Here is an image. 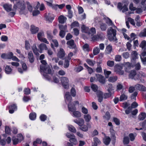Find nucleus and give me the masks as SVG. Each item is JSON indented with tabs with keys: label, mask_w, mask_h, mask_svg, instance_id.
<instances>
[{
	"label": "nucleus",
	"mask_w": 146,
	"mask_h": 146,
	"mask_svg": "<svg viewBox=\"0 0 146 146\" xmlns=\"http://www.w3.org/2000/svg\"><path fill=\"white\" fill-rule=\"evenodd\" d=\"M81 30L83 32L88 33L90 35V29L89 28L86 27L84 25H83L81 26Z\"/></svg>",
	"instance_id": "nucleus-17"
},
{
	"label": "nucleus",
	"mask_w": 146,
	"mask_h": 146,
	"mask_svg": "<svg viewBox=\"0 0 146 146\" xmlns=\"http://www.w3.org/2000/svg\"><path fill=\"white\" fill-rule=\"evenodd\" d=\"M112 50V46L110 45H108L107 46L105 50V52L107 54H110L111 53Z\"/></svg>",
	"instance_id": "nucleus-25"
},
{
	"label": "nucleus",
	"mask_w": 146,
	"mask_h": 146,
	"mask_svg": "<svg viewBox=\"0 0 146 146\" xmlns=\"http://www.w3.org/2000/svg\"><path fill=\"white\" fill-rule=\"evenodd\" d=\"M71 25L72 28H74L76 27H78L79 26V24L77 21H75Z\"/></svg>",
	"instance_id": "nucleus-58"
},
{
	"label": "nucleus",
	"mask_w": 146,
	"mask_h": 146,
	"mask_svg": "<svg viewBox=\"0 0 146 146\" xmlns=\"http://www.w3.org/2000/svg\"><path fill=\"white\" fill-rule=\"evenodd\" d=\"M146 117V114L145 113H141L138 116V119L140 120H144Z\"/></svg>",
	"instance_id": "nucleus-28"
},
{
	"label": "nucleus",
	"mask_w": 146,
	"mask_h": 146,
	"mask_svg": "<svg viewBox=\"0 0 146 146\" xmlns=\"http://www.w3.org/2000/svg\"><path fill=\"white\" fill-rule=\"evenodd\" d=\"M86 62L90 66H93L95 64V62L94 61H92L90 59H87Z\"/></svg>",
	"instance_id": "nucleus-38"
},
{
	"label": "nucleus",
	"mask_w": 146,
	"mask_h": 146,
	"mask_svg": "<svg viewBox=\"0 0 146 146\" xmlns=\"http://www.w3.org/2000/svg\"><path fill=\"white\" fill-rule=\"evenodd\" d=\"M91 88L94 92H96L98 91L97 90L98 89V86L95 84H93L92 85Z\"/></svg>",
	"instance_id": "nucleus-53"
},
{
	"label": "nucleus",
	"mask_w": 146,
	"mask_h": 146,
	"mask_svg": "<svg viewBox=\"0 0 146 146\" xmlns=\"http://www.w3.org/2000/svg\"><path fill=\"white\" fill-rule=\"evenodd\" d=\"M136 74V71L134 70H132L129 74V77L130 78L133 79Z\"/></svg>",
	"instance_id": "nucleus-32"
},
{
	"label": "nucleus",
	"mask_w": 146,
	"mask_h": 146,
	"mask_svg": "<svg viewBox=\"0 0 146 146\" xmlns=\"http://www.w3.org/2000/svg\"><path fill=\"white\" fill-rule=\"evenodd\" d=\"M100 52V49L98 47H95L93 50V53L94 55H97Z\"/></svg>",
	"instance_id": "nucleus-31"
},
{
	"label": "nucleus",
	"mask_w": 146,
	"mask_h": 146,
	"mask_svg": "<svg viewBox=\"0 0 146 146\" xmlns=\"http://www.w3.org/2000/svg\"><path fill=\"white\" fill-rule=\"evenodd\" d=\"M117 27L115 26L110 27L107 30V34L109 39L111 41H115L117 39L116 36Z\"/></svg>",
	"instance_id": "nucleus-2"
},
{
	"label": "nucleus",
	"mask_w": 146,
	"mask_h": 146,
	"mask_svg": "<svg viewBox=\"0 0 146 146\" xmlns=\"http://www.w3.org/2000/svg\"><path fill=\"white\" fill-rule=\"evenodd\" d=\"M96 80L98 81L102 84H104L106 82V80L104 77L101 75L99 74H96Z\"/></svg>",
	"instance_id": "nucleus-9"
},
{
	"label": "nucleus",
	"mask_w": 146,
	"mask_h": 146,
	"mask_svg": "<svg viewBox=\"0 0 146 146\" xmlns=\"http://www.w3.org/2000/svg\"><path fill=\"white\" fill-rule=\"evenodd\" d=\"M39 29L37 27H35L33 25H31V31L33 34H35L37 33Z\"/></svg>",
	"instance_id": "nucleus-22"
},
{
	"label": "nucleus",
	"mask_w": 146,
	"mask_h": 146,
	"mask_svg": "<svg viewBox=\"0 0 146 146\" xmlns=\"http://www.w3.org/2000/svg\"><path fill=\"white\" fill-rule=\"evenodd\" d=\"M106 87L107 88V91L108 92H113L112 91L113 90V87L112 85L111 84H109L106 86Z\"/></svg>",
	"instance_id": "nucleus-37"
},
{
	"label": "nucleus",
	"mask_w": 146,
	"mask_h": 146,
	"mask_svg": "<svg viewBox=\"0 0 146 146\" xmlns=\"http://www.w3.org/2000/svg\"><path fill=\"white\" fill-rule=\"evenodd\" d=\"M139 36L140 37H146V28H144L139 34Z\"/></svg>",
	"instance_id": "nucleus-27"
},
{
	"label": "nucleus",
	"mask_w": 146,
	"mask_h": 146,
	"mask_svg": "<svg viewBox=\"0 0 146 146\" xmlns=\"http://www.w3.org/2000/svg\"><path fill=\"white\" fill-rule=\"evenodd\" d=\"M128 21L131 25L136 27L135 23L133 19L129 17L128 18Z\"/></svg>",
	"instance_id": "nucleus-46"
},
{
	"label": "nucleus",
	"mask_w": 146,
	"mask_h": 146,
	"mask_svg": "<svg viewBox=\"0 0 146 146\" xmlns=\"http://www.w3.org/2000/svg\"><path fill=\"white\" fill-rule=\"evenodd\" d=\"M26 3L27 5V7L28 10L30 11V12H32L33 11V8L32 6L29 2H27Z\"/></svg>",
	"instance_id": "nucleus-50"
},
{
	"label": "nucleus",
	"mask_w": 146,
	"mask_h": 146,
	"mask_svg": "<svg viewBox=\"0 0 146 146\" xmlns=\"http://www.w3.org/2000/svg\"><path fill=\"white\" fill-rule=\"evenodd\" d=\"M46 19L49 21H52L54 19L53 15L50 13H48L46 16Z\"/></svg>",
	"instance_id": "nucleus-23"
},
{
	"label": "nucleus",
	"mask_w": 146,
	"mask_h": 146,
	"mask_svg": "<svg viewBox=\"0 0 146 146\" xmlns=\"http://www.w3.org/2000/svg\"><path fill=\"white\" fill-rule=\"evenodd\" d=\"M5 70L6 73L7 74H10L12 71V69L9 66H6Z\"/></svg>",
	"instance_id": "nucleus-40"
},
{
	"label": "nucleus",
	"mask_w": 146,
	"mask_h": 146,
	"mask_svg": "<svg viewBox=\"0 0 146 146\" xmlns=\"http://www.w3.org/2000/svg\"><path fill=\"white\" fill-rule=\"evenodd\" d=\"M99 27L102 31H105L107 29V26L106 23H102L100 24Z\"/></svg>",
	"instance_id": "nucleus-19"
},
{
	"label": "nucleus",
	"mask_w": 146,
	"mask_h": 146,
	"mask_svg": "<svg viewBox=\"0 0 146 146\" xmlns=\"http://www.w3.org/2000/svg\"><path fill=\"white\" fill-rule=\"evenodd\" d=\"M84 66L87 68L89 74H91L93 72V70L91 68L88 66L86 63L84 64Z\"/></svg>",
	"instance_id": "nucleus-39"
},
{
	"label": "nucleus",
	"mask_w": 146,
	"mask_h": 146,
	"mask_svg": "<svg viewBox=\"0 0 146 146\" xmlns=\"http://www.w3.org/2000/svg\"><path fill=\"white\" fill-rule=\"evenodd\" d=\"M68 129L69 131L73 133H76V130L75 128L72 125H70L68 126Z\"/></svg>",
	"instance_id": "nucleus-47"
},
{
	"label": "nucleus",
	"mask_w": 146,
	"mask_h": 146,
	"mask_svg": "<svg viewBox=\"0 0 146 146\" xmlns=\"http://www.w3.org/2000/svg\"><path fill=\"white\" fill-rule=\"evenodd\" d=\"M83 49L85 51L87 52L89 51L90 50L89 48V45L88 44H85L83 46Z\"/></svg>",
	"instance_id": "nucleus-51"
},
{
	"label": "nucleus",
	"mask_w": 146,
	"mask_h": 146,
	"mask_svg": "<svg viewBox=\"0 0 146 146\" xmlns=\"http://www.w3.org/2000/svg\"><path fill=\"white\" fill-rule=\"evenodd\" d=\"M41 62L42 64V65L40 66L41 71L45 73L50 74L51 69L49 66L46 65V61L44 60H41Z\"/></svg>",
	"instance_id": "nucleus-4"
},
{
	"label": "nucleus",
	"mask_w": 146,
	"mask_h": 146,
	"mask_svg": "<svg viewBox=\"0 0 146 146\" xmlns=\"http://www.w3.org/2000/svg\"><path fill=\"white\" fill-rule=\"evenodd\" d=\"M122 66L117 64L115 66L114 70L117 74L119 75H122L124 73V71L122 70Z\"/></svg>",
	"instance_id": "nucleus-7"
},
{
	"label": "nucleus",
	"mask_w": 146,
	"mask_h": 146,
	"mask_svg": "<svg viewBox=\"0 0 146 146\" xmlns=\"http://www.w3.org/2000/svg\"><path fill=\"white\" fill-rule=\"evenodd\" d=\"M70 93L71 95L73 97H74L76 96V90H75V89L74 88H72L71 89Z\"/></svg>",
	"instance_id": "nucleus-64"
},
{
	"label": "nucleus",
	"mask_w": 146,
	"mask_h": 146,
	"mask_svg": "<svg viewBox=\"0 0 146 146\" xmlns=\"http://www.w3.org/2000/svg\"><path fill=\"white\" fill-rule=\"evenodd\" d=\"M137 92H134L132 95L131 97V99H134L136 100V97L137 95Z\"/></svg>",
	"instance_id": "nucleus-60"
},
{
	"label": "nucleus",
	"mask_w": 146,
	"mask_h": 146,
	"mask_svg": "<svg viewBox=\"0 0 146 146\" xmlns=\"http://www.w3.org/2000/svg\"><path fill=\"white\" fill-rule=\"evenodd\" d=\"M83 69V67L81 66H80L74 69L75 71L76 72H79Z\"/></svg>",
	"instance_id": "nucleus-59"
},
{
	"label": "nucleus",
	"mask_w": 146,
	"mask_h": 146,
	"mask_svg": "<svg viewBox=\"0 0 146 146\" xmlns=\"http://www.w3.org/2000/svg\"><path fill=\"white\" fill-rule=\"evenodd\" d=\"M84 123V121L82 118H79L78 119V125L80 126H82L83 125Z\"/></svg>",
	"instance_id": "nucleus-48"
},
{
	"label": "nucleus",
	"mask_w": 146,
	"mask_h": 146,
	"mask_svg": "<svg viewBox=\"0 0 146 146\" xmlns=\"http://www.w3.org/2000/svg\"><path fill=\"white\" fill-rule=\"evenodd\" d=\"M68 31H60L59 32V35L62 38H64L66 32Z\"/></svg>",
	"instance_id": "nucleus-52"
},
{
	"label": "nucleus",
	"mask_w": 146,
	"mask_h": 146,
	"mask_svg": "<svg viewBox=\"0 0 146 146\" xmlns=\"http://www.w3.org/2000/svg\"><path fill=\"white\" fill-rule=\"evenodd\" d=\"M104 19L105 20L106 23L109 26L113 27V26H115L113 23L112 21L108 17H105L104 18Z\"/></svg>",
	"instance_id": "nucleus-13"
},
{
	"label": "nucleus",
	"mask_w": 146,
	"mask_h": 146,
	"mask_svg": "<svg viewBox=\"0 0 146 146\" xmlns=\"http://www.w3.org/2000/svg\"><path fill=\"white\" fill-rule=\"evenodd\" d=\"M65 52L64 49L61 48L58 52L57 56L58 57L61 59H63V58L65 56Z\"/></svg>",
	"instance_id": "nucleus-11"
},
{
	"label": "nucleus",
	"mask_w": 146,
	"mask_h": 146,
	"mask_svg": "<svg viewBox=\"0 0 146 146\" xmlns=\"http://www.w3.org/2000/svg\"><path fill=\"white\" fill-rule=\"evenodd\" d=\"M84 118L86 122H88L91 120V117L90 115L87 114L84 115Z\"/></svg>",
	"instance_id": "nucleus-30"
},
{
	"label": "nucleus",
	"mask_w": 146,
	"mask_h": 146,
	"mask_svg": "<svg viewBox=\"0 0 146 146\" xmlns=\"http://www.w3.org/2000/svg\"><path fill=\"white\" fill-rule=\"evenodd\" d=\"M59 28L60 31H68L67 30V26L66 25H59Z\"/></svg>",
	"instance_id": "nucleus-33"
},
{
	"label": "nucleus",
	"mask_w": 146,
	"mask_h": 146,
	"mask_svg": "<svg viewBox=\"0 0 146 146\" xmlns=\"http://www.w3.org/2000/svg\"><path fill=\"white\" fill-rule=\"evenodd\" d=\"M127 98V96L124 94H122L119 100L120 101H122L123 100H126Z\"/></svg>",
	"instance_id": "nucleus-44"
},
{
	"label": "nucleus",
	"mask_w": 146,
	"mask_h": 146,
	"mask_svg": "<svg viewBox=\"0 0 146 146\" xmlns=\"http://www.w3.org/2000/svg\"><path fill=\"white\" fill-rule=\"evenodd\" d=\"M65 97L67 100L71 101L72 99V98L69 92H66L65 93Z\"/></svg>",
	"instance_id": "nucleus-42"
},
{
	"label": "nucleus",
	"mask_w": 146,
	"mask_h": 146,
	"mask_svg": "<svg viewBox=\"0 0 146 146\" xmlns=\"http://www.w3.org/2000/svg\"><path fill=\"white\" fill-rule=\"evenodd\" d=\"M129 142V140L128 137H124L123 143L124 144H128Z\"/></svg>",
	"instance_id": "nucleus-61"
},
{
	"label": "nucleus",
	"mask_w": 146,
	"mask_h": 146,
	"mask_svg": "<svg viewBox=\"0 0 146 146\" xmlns=\"http://www.w3.org/2000/svg\"><path fill=\"white\" fill-rule=\"evenodd\" d=\"M32 49L34 54L37 56L39 55L38 50L37 49L36 44H34L32 47Z\"/></svg>",
	"instance_id": "nucleus-21"
},
{
	"label": "nucleus",
	"mask_w": 146,
	"mask_h": 146,
	"mask_svg": "<svg viewBox=\"0 0 146 146\" xmlns=\"http://www.w3.org/2000/svg\"><path fill=\"white\" fill-rule=\"evenodd\" d=\"M96 94L98 98V101L101 102L103 99V92L100 90H98L96 92Z\"/></svg>",
	"instance_id": "nucleus-12"
},
{
	"label": "nucleus",
	"mask_w": 146,
	"mask_h": 146,
	"mask_svg": "<svg viewBox=\"0 0 146 146\" xmlns=\"http://www.w3.org/2000/svg\"><path fill=\"white\" fill-rule=\"evenodd\" d=\"M58 22L60 23L63 24L66 21V17L63 15H61L58 17Z\"/></svg>",
	"instance_id": "nucleus-15"
},
{
	"label": "nucleus",
	"mask_w": 146,
	"mask_h": 146,
	"mask_svg": "<svg viewBox=\"0 0 146 146\" xmlns=\"http://www.w3.org/2000/svg\"><path fill=\"white\" fill-rule=\"evenodd\" d=\"M135 69L136 70H139L141 68L140 64L139 62H138L135 65Z\"/></svg>",
	"instance_id": "nucleus-63"
},
{
	"label": "nucleus",
	"mask_w": 146,
	"mask_h": 146,
	"mask_svg": "<svg viewBox=\"0 0 146 146\" xmlns=\"http://www.w3.org/2000/svg\"><path fill=\"white\" fill-rule=\"evenodd\" d=\"M40 51H42L43 50H47L48 49V48L46 46V44L44 43H41L38 46Z\"/></svg>",
	"instance_id": "nucleus-26"
},
{
	"label": "nucleus",
	"mask_w": 146,
	"mask_h": 146,
	"mask_svg": "<svg viewBox=\"0 0 146 146\" xmlns=\"http://www.w3.org/2000/svg\"><path fill=\"white\" fill-rule=\"evenodd\" d=\"M104 72L106 78H108L109 75L111 74V72L110 71H107L106 70H104Z\"/></svg>",
	"instance_id": "nucleus-45"
},
{
	"label": "nucleus",
	"mask_w": 146,
	"mask_h": 146,
	"mask_svg": "<svg viewBox=\"0 0 146 146\" xmlns=\"http://www.w3.org/2000/svg\"><path fill=\"white\" fill-rule=\"evenodd\" d=\"M66 44L68 47L70 48L74 49L76 50L77 48L76 44H75L74 41L71 39L67 42Z\"/></svg>",
	"instance_id": "nucleus-10"
},
{
	"label": "nucleus",
	"mask_w": 146,
	"mask_h": 146,
	"mask_svg": "<svg viewBox=\"0 0 146 146\" xmlns=\"http://www.w3.org/2000/svg\"><path fill=\"white\" fill-rule=\"evenodd\" d=\"M111 139L109 137H106L104 139V143L106 145H108Z\"/></svg>",
	"instance_id": "nucleus-34"
},
{
	"label": "nucleus",
	"mask_w": 146,
	"mask_h": 146,
	"mask_svg": "<svg viewBox=\"0 0 146 146\" xmlns=\"http://www.w3.org/2000/svg\"><path fill=\"white\" fill-rule=\"evenodd\" d=\"M28 57L29 61L31 63H33L34 61L35 58L31 51H30L28 52Z\"/></svg>",
	"instance_id": "nucleus-14"
},
{
	"label": "nucleus",
	"mask_w": 146,
	"mask_h": 146,
	"mask_svg": "<svg viewBox=\"0 0 146 146\" xmlns=\"http://www.w3.org/2000/svg\"><path fill=\"white\" fill-rule=\"evenodd\" d=\"M138 55V54L136 51H134L132 52L131 54V55L133 60H134L137 58Z\"/></svg>",
	"instance_id": "nucleus-35"
},
{
	"label": "nucleus",
	"mask_w": 146,
	"mask_h": 146,
	"mask_svg": "<svg viewBox=\"0 0 146 146\" xmlns=\"http://www.w3.org/2000/svg\"><path fill=\"white\" fill-rule=\"evenodd\" d=\"M44 36V33L43 32H41L38 33L37 34V38L38 39L40 40L42 38V36Z\"/></svg>",
	"instance_id": "nucleus-49"
},
{
	"label": "nucleus",
	"mask_w": 146,
	"mask_h": 146,
	"mask_svg": "<svg viewBox=\"0 0 146 146\" xmlns=\"http://www.w3.org/2000/svg\"><path fill=\"white\" fill-rule=\"evenodd\" d=\"M117 8L120 11L122 10L123 13L127 11L128 10L127 5L126 4H124L121 3H118Z\"/></svg>",
	"instance_id": "nucleus-8"
},
{
	"label": "nucleus",
	"mask_w": 146,
	"mask_h": 146,
	"mask_svg": "<svg viewBox=\"0 0 146 146\" xmlns=\"http://www.w3.org/2000/svg\"><path fill=\"white\" fill-rule=\"evenodd\" d=\"M115 60L116 61L119 62L121 60V56L119 55H117L115 56Z\"/></svg>",
	"instance_id": "nucleus-54"
},
{
	"label": "nucleus",
	"mask_w": 146,
	"mask_h": 146,
	"mask_svg": "<svg viewBox=\"0 0 146 146\" xmlns=\"http://www.w3.org/2000/svg\"><path fill=\"white\" fill-rule=\"evenodd\" d=\"M136 88L140 91H146V88L142 85L138 84L135 85Z\"/></svg>",
	"instance_id": "nucleus-16"
},
{
	"label": "nucleus",
	"mask_w": 146,
	"mask_h": 146,
	"mask_svg": "<svg viewBox=\"0 0 146 146\" xmlns=\"http://www.w3.org/2000/svg\"><path fill=\"white\" fill-rule=\"evenodd\" d=\"M114 92H108V93H106L104 94V99H106L110 97L113 94Z\"/></svg>",
	"instance_id": "nucleus-36"
},
{
	"label": "nucleus",
	"mask_w": 146,
	"mask_h": 146,
	"mask_svg": "<svg viewBox=\"0 0 146 146\" xmlns=\"http://www.w3.org/2000/svg\"><path fill=\"white\" fill-rule=\"evenodd\" d=\"M66 136L69 139V141L71 143L74 145H76L78 144V142L74 134L67 133Z\"/></svg>",
	"instance_id": "nucleus-5"
},
{
	"label": "nucleus",
	"mask_w": 146,
	"mask_h": 146,
	"mask_svg": "<svg viewBox=\"0 0 146 146\" xmlns=\"http://www.w3.org/2000/svg\"><path fill=\"white\" fill-rule=\"evenodd\" d=\"M82 112L84 114L86 115L87 114L88 112V109L84 107H82L81 109Z\"/></svg>",
	"instance_id": "nucleus-57"
},
{
	"label": "nucleus",
	"mask_w": 146,
	"mask_h": 146,
	"mask_svg": "<svg viewBox=\"0 0 146 146\" xmlns=\"http://www.w3.org/2000/svg\"><path fill=\"white\" fill-rule=\"evenodd\" d=\"M129 41L130 42H127L126 44L127 48L129 50H130L131 47L132 46L131 44L130 43V42H132V40H130Z\"/></svg>",
	"instance_id": "nucleus-62"
},
{
	"label": "nucleus",
	"mask_w": 146,
	"mask_h": 146,
	"mask_svg": "<svg viewBox=\"0 0 146 146\" xmlns=\"http://www.w3.org/2000/svg\"><path fill=\"white\" fill-rule=\"evenodd\" d=\"M90 31V34L91 35H92L94 34H95L96 33V29L94 27H92L91 28Z\"/></svg>",
	"instance_id": "nucleus-55"
},
{
	"label": "nucleus",
	"mask_w": 146,
	"mask_h": 146,
	"mask_svg": "<svg viewBox=\"0 0 146 146\" xmlns=\"http://www.w3.org/2000/svg\"><path fill=\"white\" fill-rule=\"evenodd\" d=\"M108 66L110 67H112L114 65V62L113 61L108 60L107 62Z\"/></svg>",
	"instance_id": "nucleus-43"
},
{
	"label": "nucleus",
	"mask_w": 146,
	"mask_h": 146,
	"mask_svg": "<svg viewBox=\"0 0 146 146\" xmlns=\"http://www.w3.org/2000/svg\"><path fill=\"white\" fill-rule=\"evenodd\" d=\"M117 78V76H113L110 77L108 79V81L110 82L113 83L116 81Z\"/></svg>",
	"instance_id": "nucleus-24"
},
{
	"label": "nucleus",
	"mask_w": 146,
	"mask_h": 146,
	"mask_svg": "<svg viewBox=\"0 0 146 146\" xmlns=\"http://www.w3.org/2000/svg\"><path fill=\"white\" fill-rule=\"evenodd\" d=\"M79 105V102L78 101H75L72 103H69L68 105L69 110L73 112V116L76 117H80L81 116V113L78 111H76L75 106Z\"/></svg>",
	"instance_id": "nucleus-1"
},
{
	"label": "nucleus",
	"mask_w": 146,
	"mask_h": 146,
	"mask_svg": "<svg viewBox=\"0 0 146 146\" xmlns=\"http://www.w3.org/2000/svg\"><path fill=\"white\" fill-rule=\"evenodd\" d=\"M139 46L143 50H146V41L145 40L142 41L139 45Z\"/></svg>",
	"instance_id": "nucleus-29"
},
{
	"label": "nucleus",
	"mask_w": 146,
	"mask_h": 146,
	"mask_svg": "<svg viewBox=\"0 0 146 146\" xmlns=\"http://www.w3.org/2000/svg\"><path fill=\"white\" fill-rule=\"evenodd\" d=\"M9 108V112L10 113H13L14 111L17 109V107L15 104H13L10 106Z\"/></svg>",
	"instance_id": "nucleus-18"
},
{
	"label": "nucleus",
	"mask_w": 146,
	"mask_h": 146,
	"mask_svg": "<svg viewBox=\"0 0 146 146\" xmlns=\"http://www.w3.org/2000/svg\"><path fill=\"white\" fill-rule=\"evenodd\" d=\"M3 7L7 12L10 11L12 10V5L8 4H5L4 5H3Z\"/></svg>",
	"instance_id": "nucleus-20"
},
{
	"label": "nucleus",
	"mask_w": 146,
	"mask_h": 146,
	"mask_svg": "<svg viewBox=\"0 0 146 146\" xmlns=\"http://www.w3.org/2000/svg\"><path fill=\"white\" fill-rule=\"evenodd\" d=\"M12 140L13 141V144L14 145H16L17 144L18 142H21L20 141H19V139L18 138H13L12 139Z\"/></svg>",
	"instance_id": "nucleus-56"
},
{
	"label": "nucleus",
	"mask_w": 146,
	"mask_h": 146,
	"mask_svg": "<svg viewBox=\"0 0 146 146\" xmlns=\"http://www.w3.org/2000/svg\"><path fill=\"white\" fill-rule=\"evenodd\" d=\"M62 84L65 89H68L69 87L68 79L66 77H62L60 78Z\"/></svg>",
	"instance_id": "nucleus-6"
},
{
	"label": "nucleus",
	"mask_w": 146,
	"mask_h": 146,
	"mask_svg": "<svg viewBox=\"0 0 146 146\" xmlns=\"http://www.w3.org/2000/svg\"><path fill=\"white\" fill-rule=\"evenodd\" d=\"M17 8L19 9V13L21 14H26L28 11L26 9L25 3L23 0H21L18 2L13 7V9L16 10Z\"/></svg>",
	"instance_id": "nucleus-3"
},
{
	"label": "nucleus",
	"mask_w": 146,
	"mask_h": 146,
	"mask_svg": "<svg viewBox=\"0 0 146 146\" xmlns=\"http://www.w3.org/2000/svg\"><path fill=\"white\" fill-rule=\"evenodd\" d=\"M30 119L31 120H35L36 117V113H31L29 116Z\"/></svg>",
	"instance_id": "nucleus-41"
}]
</instances>
